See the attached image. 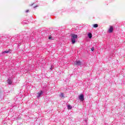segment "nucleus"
Returning a JSON list of instances; mask_svg holds the SVG:
<instances>
[{"instance_id":"20e7f679","label":"nucleus","mask_w":125,"mask_h":125,"mask_svg":"<svg viewBox=\"0 0 125 125\" xmlns=\"http://www.w3.org/2000/svg\"><path fill=\"white\" fill-rule=\"evenodd\" d=\"M43 94V92L42 91H40V92L38 93L37 95V98H40L41 97V96Z\"/></svg>"},{"instance_id":"9b49d317","label":"nucleus","mask_w":125,"mask_h":125,"mask_svg":"<svg viewBox=\"0 0 125 125\" xmlns=\"http://www.w3.org/2000/svg\"><path fill=\"white\" fill-rule=\"evenodd\" d=\"M48 39L50 41H52L53 40V37H52V36H49Z\"/></svg>"},{"instance_id":"6e6552de","label":"nucleus","mask_w":125,"mask_h":125,"mask_svg":"<svg viewBox=\"0 0 125 125\" xmlns=\"http://www.w3.org/2000/svg\"><path fill=\"white\" fill-rule=\"evenodd\" d=\"M88 37L89 38V39H91V38H92V34L90 33H88Z\"/></svg>"},{"instance_id":"1a4fd4ad","label":"nucleus","mask_w":125,"mask_h":125,"mask_svg":"<svg viewBox=\"0 0 125 125\" xmlns=\"http://www.w3.org/2000/svg\"><path fill=\"white\" fill-rule=\"evenodd\" d=\"M67 108H68V110H71V109H72V107L71 105H67Z\"/></svg>"},{"instance_id":"dca6fc26","label":"nucleus","mask_w":125,"mask_h":125,"mask_svg":"<svg viewBox=\"0 0 125 125\" xmlns=\"http://www.w3.org/2000/svg\"><path fill=\"white\" fill-rule=\"evenodd\" d=\"M36 7H38V6H34V8H36Z\"/></svg>"},{"instance_id":"4468645a","label":"nucleus","mask_w":125,"mask_h":125,"mask_svg":"<svg viewBox=\"0 0 125 125\" xmlns=\"http://www.w3.org/2000/svg\"><path fill=\"white\" fill-rule=\"evenodd\" d=\"M91 50L92 51H94V47H92L91 48Z\"/></svg>"},{"instance_id":"0eeeda50","label":"nucleus","mask_w":125,"mask_h":125,"mask_svg":"<svg viewBox=\"0 0 125 125\" xmlns=\"http://www.w3.org/2000/svg\"><path fill=\"white\" fill-rule=\"evenodd\" d=\"M11 50L9 49L8 50L4 51L2 52L1 54H4L5 53H9V52H10Z\"/></svg>"},{"instance_id":"ddd939ff","label":"nucleus","mask_w":125,"mask_h":125,"mask_svg":"<svg viewBox=\"0 0 125 125\" xmlns=\"http://www.w3.org/2000/svg\"><path fill=\"white\" fill-rule=\"evenodd\" d=\"M60 96L62 98L64 97V94L62 93H61Z\"/></svg>"},{"instance_id":"f03ea898","label":"nucleus","mask_w":125,"mask_h":125,"mask_svg":"<svg viewBox=\"0 0 125 125\" xmlns=\"http://www.w3.org/2000/svg\"><path fill=\"white\" fill-rule=\"evenodd\" d=\"M74 65H76V66H81L82 65V62L81 61H76L74 62Z\"/></svg>"},{"instance_id":"9d476101","label":"nucleus","mask_w":125,"mask_h":125,"mask_svg":"<svg viewBox=\"0 0 125 125\" xmlns=\"http://www.w3.org/2000/svg\"><path fill=\"white\" fill-rule=\"evenodd\" d=\"M94 28H97L98 27V24H94L93 25Z\"/></svg>"},{"instance_id":"f8f14e48","label":"nucleus","mask_w":125,"mask_h":125,"mask_svg":"<svg viewBox=\"0 0 125 125\" xmlns=\"http://www.w3.org/2000/svg\"><path fill=\"white\" fill-rule=\"evenodd\" d=\"M23 25H25V24H27V21H24L22 22Z\"/></svg>"},{"instance_id":"f3484780","label":"nucleus","mask_w":125,"mask_h":125,"mask_svg":"<svg viewBox=\"0 0 125 125\" xmlns=\"http://www.w3.org/2000/svg\"><path fill=\"white\" fill-rule=\"evenodd\" d=\"M50 70H52V67L50 68Z\"/></svg>"},{"instance_id":"2eb2a0df","label":"nucleus","mask_w":125,"mask_h":125,"mask_svg":"<svg viewBox=\"0 0 125 125\" xmlns=\"http://www.w3.org/2000/svg\"><path fill=\"white\" fill-rule=\"evenodd\" d=\"M26 13H28V12H29V10H27L26 11H25Z\"/></svg>"},{"instance_id":"7ed1b4c3","label":"nucleus","mask_w":125,"mask_h":125,"mask_svg":"<svg viewBox=\"0 0 125 125\" xmlns=\"http://www.w3.org/2000/svg\"><path fill=\"white\" fill-rule=\"evenodd\" d=\"M79 99L81 101H83L84 100V96H83V94H81L79 96Z\"/></svg>"},{"instance_id":"f257e3e1","label":"nucleus","mask_w":125,"mask_h":125,"mask_svg":"<svg viewBox=\"0 0 125 125\" xmlns=\"http://www.w3.org/2000/svg\"><path fill=\"white\" fill-rule=\"evenodd\" d=\"M70 36L71 37V42L74 44L76 42V39H78V35L75 34H71Z\"/></svg>"},{"instance_id":"39448f33","label":"nucleus","mask_w":125,"mask_h":125,"mask_svg":"<svg viewBox=\"0 0 125 125\" xmlns=\"http://www.w3.org/2000/svg\"><path fill=\"white\" fill-rule=\"evenodd\" d=\"M113 30H114V27L111 26L108 30V33H112Z\"/></svg>"},{"instance_id":"423d86ee","label":"nucleus","mask_w":125,"mask_h":125,"mask_svg":"<svg viewBox=\"0 0 125 125\" xmlns=\"http://www.w3.org/2000/svg\"><path fill=\"white\" fill-rule=\"evenodd\" d=\"M7 83H8V84H12V80H11V79H9L7 80Z\"/></svg>"}]
</instances>
